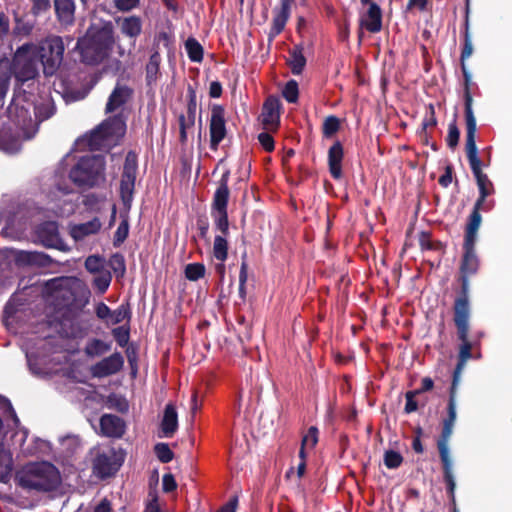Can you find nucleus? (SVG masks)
<instances>
[{
  "instance_id": "f257e3e1",
  "label": "nucleus",
  "mask_w": 512,
  "mask_h": 512,
  "mask_svg": "<svg viewBox=\"0 0 512 512\" xmlns=\"http://www.w3.org/2000/svg\"><path fill=\"white\" fill-rule=\"evenodd\" d=\"M37 45L26 43L20 46L13 58V65L8 59L0 60V100L5 96L12 72L18 81H28L38 75Z\"/></svg>"
},
{
  "instance_id": "f03ea898",
  "label": "nucleus",
  "mask_w": 512,
  "mask_h": 512,
  "mask_svg": "<svg viewBox=\"0 0 512 512\" xmlns=\"http://www.w3.org/2000/svg\"><path fill=\"white\" fill-rule=\"evenodd\" d=\"M466 114V152L470 163L472 172L476 178L477 185L480 190V198L475 205L474 211L478 212L480 205L484 202L485 198L490 195L493 191V185L488 179V176L482 172L481 161L478 157V151L475 141L476 134V119L472 110V99L469 95L466 98L465 105Z\"/></svg>"
},
{
  "instance_id": "7ed1b4c3",
  "label": "nucleus",
  "mask_w": 512,
  "mask_h": 512,
  "mask_svg": "<svg viewBox=\"0 0 512 512\" xmlns=\"http://www.w3.org/2000/svg\"><path fill=\"white\" fill-rule=\"evenodd\" d=\"M19 486L26 490L47 492L54 490L61 482L58 469L49 462L30 463L16 474Z\"/></svg>"
},
{
  "instance_id": "20e7f679",
  "label": "nucleus",
  "mask_w": 512,
  "mask_h": 512,
  "mask_svg": "<svg viewBox=\"0 0 512 512\" xmlns=\"http://www.w3.org/2000/svg\"><path fill=\"white\" fill-rule=\"evenodd\" d=\"M24 98L17 96L9 106V115L15 124L22 130L21 137L31 138L37 131L38 123L53 114L49 103L42 106H34L32 103H24Z\"/></svg>"
},
{
  "instance_id": "39448f33",
  "label": "nucleus",
  "mask_w": 512,
  "mask_h": 512,
  "mask_svg": "<svg viewBox=\"0 0 512 512\" xmlns=\"http://www.w3.org/2000/svg\"><path fill=\"white\" fill-rule=\"evenodd\" d=\"M114 38L109 27H91L77 43L82 60L94 64L105 59L111 50Z\"/></svg>"
},
{
  "instance_id": "423d86ee",
  "label": "nucleus",
  "mask_w": 512,
  "mask_h": 512,
  "mask_svg": "<svg viewBox=\"0 0 512 512\" xmlns=\"http://www.w3.org/2000/svg\"><path fill=\"white\" fill-rule=\"evenodd\" d=\"M125 132L126 124L123 117L108 118L91 132L89 146L91 149H109L119 143Z\"/></svg>"
},
{
  "instance_id": "0eeeda50",
  "label": "nucleus",
  "mask_w": 512,
  "mask_h": 512,
  "mask_svg": "<svg viewBox=\"0 0 512 512\" xmlns=\"http://www.w3.org/2000/svg\"><path fill=\"white\" fill-rule=\"evenodd\" d=\"M104 160L101 156H85L72 168L71 180L79 186H93L103 179Z\"/></svg>"
},
{
  "instance_id": "6e6552de",
  "label": "nucleus",
  "mask_w": 512,
  "mask_h": 512,
  "mask_svg": "<svg viewBox=\"0 0 512 512\" xmlns=\"http://www.w3.org/2000/svg\"><path fill=\"white\" fill-rule=\"evenodd\" d=\"M65 47L61 37L50 36L37 45V56L45 75H53L60 67Z\"/></svg>"
},
{
  "instance_id": "1a4fd4ad",
  "label": "nucleus",
  "mask_w": 512,
  "mask_h": 512,
  "mask_svg": "<svg viewBox=\"0 0 512 512\" xmlns=\"http://www.w3.org/2000/svg\"><path fill=\"white\" fill-rule=\"evenodd\" d=\"M481 220L480 213L473 211L466 227L464 255L461 265V271L464 275L474 274L478 269L479 262L475 252V244Z\"/></svg>"
},
{
  "instance_id": "9d476101",
  "label": "nucleus",
  "mask_w": 512,
  "mask_h": 512,
  "mask_svg": "<svg viewBox=\"0 0 512 512\" xmlns=\"http://www.w3.org/2000/svg\"><path fill=\"white\" fill-rule=\"evenodd\" d=\"M84 266L93 276L92 285L99 294H104L110 286L112 275L106 266L105 258L99 255H90L86 258Z\"/></svg>"
},
{
  "instance_id": "9b49d317",
  "label": "nucleus",
  "mask_w": 512,
  "mask_h": 512,
  "mask_svg": "<svg viewBox=\"0 0 512 512\" xmlns=\"http://www.w3.org/2000/svg\"><path fill=\"white\" fill-rule=\"evenodd\" d=\"M122 457L114 450L98 452L93 460V474L99 478H106L115 474L122 464Z\"/></svg>"
},
{
  "instance_id": "f8f14e48",
  "label": "nucleus",
  "mask_w": 512,
  "mask_h": 512,
  "mask_svg": "<svg viewBox=\"0 0 512 512\" xmlns=\"http://www.w3.org/2000/svg\"><path fill=\"white\" fill-rule=\"evenodd\" d=\"M137 175V156L129 152L125 159L124 169L120 182L121 198L125 205H129L134 191Z\"/></svg>"
},
{
  "instance_id": "ddd939ff",
  "label": "nucleus",
  "mask_w": 512,
  "mask_h": 512,
  "mask_svg": "<svg viewBox=\"0 0 512 512\" xmlns=\"http://www.w3.org/2000/svg\"><path fill=\"white\" fill-rule=\"evenodd\" d=\"M229 197V189L226 179L223 178L222 183L218 187L214 195V208L216 210L215 222L218 230L223 234L228 231V218H227V202Z\"/></svg>"
},
{
  "instance_id": "4468645a",
  "label": "nucleus",
  "mask_w": 512,
  "mask_h": 512,
  "mask_svg": "<svg viewBox=\"0 0 512 512\" xmlns=\"http://www.w3.org/2000/svg\"><path fill=\"white\" fill-rule=\"evenodd\" d=\"M226 136L225 126V112L221 106H214L211 111L210 119V138L213 149H216L217 145Z\"/></svg>"
},
{
  "instance_id": "2eb2a0df",
  "label": "nucleus",
  "mask_w": 512,
  "mask_h": 512,
  "mask_svg": "<svg viewBox=\"0 0 512 512\" xmlns=\"http://www.w3.org/2000/svg\"><path fill=\"white\" fill-rule=\"evenodd\" d=\"M131 90L127 86L117 85L109 96L106 104V113H116L115 116H121L124 105L131 97Z\"/></svg>"
},
{
  "instance_id": "dca6fc26",
  "label": "nucleus",
  "mask_w": 512,
  "mask_h": 512,
  "mask_svg": "<svg viewBox=\"0 0 512 512\" xmlns=\"http://www.w3.org/2000/svg\"><path fill=\"white\" fill-rule=\"evenodd\" d=\"M469 303L467 297L456 300L455 303V323L458 329L459 339H464L469 332Z\"/></svg>"
},
{
  "instance_id": "f3484780",
  "label": "nucleus",
  "mask_w": 512,
  "mask_h": 512,
  "mask_svg": "<svg viewBox=\"0 0 512 512\" xmlns=\"http://www.w3.org/2000/svg\"><path fill=\"white\" fill-rule=\"evenodd\" d=\"M279 100L270 97L266 100L260 115L261 122L265 129L274 130L279 124Z\"/></svg>"
},
{
  "instance_id": "a211bd4d",
  "label": "nucleus",
  "mask_w": 512,
  "mask_h": 512,
  "mask_svg": "<svg viewBox=\"0 0 512 512\" xmlns=\"http://www.w3.org/2000/svg\"><path fill=\"white\" fill-rule=\"evenodd\" d=\"M123 357L119 353L112 354L111 356L101 360L93 369V375L96 377H105L118 372L123 366Z\"/></svg>"
},
{
  "instance_id": "6ab92c4d",
  "label": "nucleus",
  "mask_w": 512,
  "mask_h": 512,
  "mask_svg": "<svg viewBox=\"0 0 512 512\" xmlns=\"http://www.w3.org/2000/svg\"><path fill=\"white\" fill-rule=\"evenodd\" d=\"M361 27L371 33L379 32L382 28V14L376 3H369L367 11L361 16Z\"/></svg>"
},
{
  "instance_id": "aec40b11",
  "label": "nucleus",
  "mask_w": 512,
  "mask_h": 512,
  "mask_svg": "<svg viewBox=\"0 0 512 512\" xmlns=\"http://www.w3.org/2000/svg\"><path fill=\"white\" fill-rule=\"evenodd\" d=\"M116 24L120 30V32L128 37L129 39L135 40L142 32V19L138 16L131 15L126 17H120L116 19Z\"/></svg>"
},
{
  "instance_id": "412c9836",
  "label": "nucleus",
  "mask_w": 512,
  "mask_h": 512,
  "mask_svg": "<svg viewBox=\"0 0 512 512\" xmlns=\"http://www.w3.org/2000/svg\"><path fill=\"white\" fill-rule=\"evenodd\" d=\"M294 0H280V6L276 7L273 11V26L271 29V36H276L282 32L286 22L290 16L291 7Z\"/></svg>"
},
{
  "instance_id": "4be33fe9",
  "label": "nucleus",
  "mask_w": 512,
  "mask_h": 512,
  "mask_svg": "<svg viewBox=\"0 0 512 512\" xmlns=\"http://www.w3.org/2000/svg\"><path fill=\"white\" fill-rule=\"evenodd\" d=\"M100 429L105 436L120 437L124 433V424L119 417L106 414L100 419Z\"/></svg>"
},
{
  "instance_id": "5701e85b",
  "label": "nucleus",
  "mask_w": 512,
  "mask_h": 512,
  "mask_svg": "<svg viewBox=\"0 0 512 512\" xmlns=\"http://www.w3.org/2000/svg\"><path fill=\"white\" fill-rule=\"evenodd\" d=\"M101 222L94 218L91 221L75 224L70 227V235L75 241H81L88 236L96 234L101 229Z\"/></svg>"
},
{
  "instance_id": "b1692460",
  "label": "nucleus",
  "mask_w": 512,
  "mask_h": 512,
  "mask_svg": "<svg viewBox=\"0 0 512 512\" xmlns=\"http://www.w3.org/2000/svg\"><path fill=\"white\" fill-rule=\"evenodd\" d=\"M178 428V415L173 404L166 405L161 421V431L164 437H172Z\"/></svg>"
},
{
  "instance_id": "393cba45",
  "label": "nucleus",
  "mask_w": 512,
  "mask_h": 512,
  "mask_svg": "<svg viewBox=\"0 0 512 512\" xmlns=\"http://www.w3.org/2000/svg\"><path fill=\"white\" fill-rule=\"evenodd\" d=\"M343 159V148L339 142L331 146L328 153V163L331 175L339 179L342 175L341 162Z\"/></svg>"
},
{
  "instance_id": "a878e982",
  "label": "nucleus",
  "mask_w": 512,
  "mask_h": 512,
  "mask_svg": "<svg viewBox=\"0 0 512 512\" xmlns=\"http://www.w3.org/2000/svg\"><path fill=\"white\" fill-rule=\"evenodd\" d=\"M55 10L59 21L69 25L74 21L75 3L74 0H55Z\"/></svg>"
},
{
  "instance_id": "bb28decb",
  "label": "nucleus",
  "mask_w": 512,
  "mask_h": 512,
  "mask_svg": "<svg viewBox=\"0 0 512 512\" xmlns=\"http://www.w3.org/2000/svg\"><path fill=\"white\" fill-rule=\"evenodd\" d=\"M460 340L462 341V344H461L460 350H459V363L455 369L454 377H453L454 386L458 385L461 372L464 369L466 362L472 357V355H471L472 345L468 341V334L466 335V337L464 339H460Z\"/></svg>"
},
{
  "instance_id": "cd10ccee",
  "label": "nucleus",
  "mask_w": 512,
  "mask_h": 512,
  "mask_svg": "<svg viewBox=\"0 0 512 512\" xmlns=\"http://www.w3.org/2000/svg\"><path fill=\"white\" fill-rule=\"evenodd\" d=\"M317 443L318 429L315 426H311L302 437L301 447L299 451L300 459H306L308 453L314 449Z\"/></svg>"
},
{
  "instance_id": "c85d7f7f",
  "label": "nucleus",
  "mask_w": 512,
  "mask_h": 512,
  "mask_svg": "<svg viewBox=\"0 0 512 512\" xmlns=\"http://www.w3.org/2000/svg\"><path fill=\"white\" fill-rule=\"evenodd\" d=\"M0 149L7 153H15L20 149V135H12L10 129L0 130Z\"/></svg>"
},
{
  "instance_id": "c756f323",
  "label": "nucleus",
  "mask_w": 512,
  "mask_h": 512,
  "mask_svg": "<svg viewBox=\"0 0 512 512\" xmlns=\"http://www.w3.org/2000/svg\"><path fill=\"white\" fill-rule=\"evenodd\" d=\"M12 471V455L4 447V444L0 445V481L6 482Z\"/></svg>"
},
{
  "instance_id": "7c9ffc66",
  "label": "nucleus",
  "mask_w": 512,
  "mask_h": 512,
  "mask_svg": "<svg viewBox=\"0 0 512 512\" xmlns=\"http://www.w3.org/2000/svg\"><path fill=\"white\" fill-rule=\"evenodd\" d=\"M453 427L454 423H451V421H444L442 438L438 442V449L441 459H445V454L447 459L451 458L448 447V441L450 436L452 435Z\"/></svg>"
},
{
  "instance_id": "2f4dec72",
  "label": "nucleus",
  "mask_w": 512,
  "mask_h": 512,
  "mask_svg": "<svg viewBox=\"0 0 512 512\" xmlns=\"http://www.w3.org/2000/svg\"><path fill=\"white\" fill-rule=\"evenodd\" d=\"M288 64L293 74H300L302 72L306 64V59L300 48L295 47L290 51Z\"/></svg>"
},
{
  "instance_id": "473e14b6",
  "label": "nucleus",
  "mask_w": 512,
  "mask_h": 512,
  "mask_svg": "<svg viewBox=\"0 0 512 512\" xmlns=\"http://www.w3.org/2000/svg\"><path fill=\"white\" fill-rule=\"evenodd\" d=\"M60 444H61L62 452L67 457L72 456L81 448V443H80L79 438L74 435H69V436L63 437L60 440Z\"/></svg>"
},
{
  "instance_id": "72a5a7b5",
  "label": "nucleus",
  "mask_w": 512,
  "mask_h": 512,
  "mask_svg": "<svg viewBox=\"0 0 512 512\" xmlns=\"http://www.w3.org/2000/svg\"><path fill=\"white\" fill-rule=\"evenodd\" d=\"M45 243H59L58 227L55 222L45 223L40 230Z\"/></svg>"
},
{
  "instance_id": "f704fd0d",
  "label": "nucleus",
  "mask_w": 512,
  "mask_h": 512,
  "mask_svg": "<svg viewBox=\"0 0 512 512\" xmlns=\"http://www.w3.org/2000/svg\"><path fill=\"white\" fill-rule=\"evenodd\" d=\"M213 255L217 260H219L221 262H224L227 258V255H228L227 241L221 235L216 236L214 239Z\"/></svg>"
},
{
  "instance_id": "c9c22d12",
  "label": "nucleus",
  "mask_w": 512,
  "mask_h": 512,
  "mask_svg": "<svg viewBox=\"0 0 512 512\" xmlns=\"http://www.w3.org/2000/svg\"><path fill=\"white\" fill-rule=\"evenodd\" d=\"M185 48L189 58L194 62H200L203 58L202 46L193 38H189L185 43Z\"/></svg>"
},
{
  "instance_id": "e433bc0d",
  "label": "nucleus",
  "mask_w": 512,
  "mask_h": 512,
  "mask_svg": "<svg viewBox=\"0 0 512 512\" xmlns=\"http://www.w3.org/2000/svg\"><path fill=\"white\" fill-rule=\"evenodd\" d=\"M109 350H110V346L108 344H106L105 342L98 340V339H94V340L90 341L85 347L86 354L89 356H93V357L102 355Z\"/></svg>"
},
{
  "instance_id": "4c0bfd02",
  "label": "nucleus",
  "mask_w": 512,
  "mask_h": 512,
  "mask_svg": "<svg viewBox=\"0 0 512 512\" xmlns=\"http://www.w3.org/2000/svg\"><path fill=\"white\" fill-rule=\"evenodd\" d=\"M205 275V266L201 263H190L185 267V276L190 281H197Z\"/></svg>"
},
{
  "instance_id": "58836bf2",
  "label": "nucleus",
  "mask_w": 512,
  "mask_h": 512,
  "mask_svg": "<svg viewBox=\"0 0 512 512\" xmlns=\"http://www.w3.org/2000/svg\"><path fill=\"white\" fill-rule=\"evenodd\" d=\"M441 461L443 463L445 481L448 484L450 493L453 494L454 490H455L456 483H455L454 475L452 472V459L451 458L447 459L445 457V459H441Z\"/></svg>"
},
{
  "instance_id": "ea45409f",
  "label": "nucleus",
  "mask_w": 512,
  "mask_h": 512,
  "mask_svg": "<svg viewBox=\"0 0 512 512\" xmlns=\"http://www.w3.org/2000/svg\"><path fill=\"white\" fill-rule=\"evenodd\" d=\"M154 451L157 458L163 463H168L173 459V452L165 443L156 444L154 447Z\"/></svg>"
},
{
  "instance_id": "a19ab883",
  "label": "nucleus",
  "mask_w": 512,
  "mask_h": 512,
  "mask_svg": "<svg viewBox=\"0 0 512 512\" xmlns=\"http://www.w3.org/2000/svg\"><path fill=\"white\" fill-rule=\"evenodd\" d=\"M402 456L393 450L386 451L384 454V464L389 469H395L401 465Z\"/></svg>"
},
{
  "instance_id": "79ce46f5",
  "label": "nucleus",
  "mask_w": 512,
  "mask_h": 512,
  "mask_svg": "<svg viewBox=\"0 0 512 512\" xmlns=\"http://www.w3.org/2000/svg\"><path fill=\"white\" fill-rule=\"evenodd\" d=\"M456 387L454 386V382L452 383L450 398L448 403V418L445 421H451V423H455L457 418L456 411Z\"/></svg>"
},
{
  "instance_id": "37998d69",
  "label": "nucleus",
  "mask_w": 512,
  "mask_h": 512,
  "mask_svg": "<svg viewBox=\"0 0 512 512\" xmlns=\"http://www.w3.org/2000/svg\"><path fill=\"white\" fill-rule=\"evenodd\" d=\"M339 120L334 116L327 117L323 123V133L326 137L333 136L339 129Z\"/></svg>"
},
{
  "instance_id": "c03bdc74",
  "label": "nucleus",
  "mask_w": 512,
  "mask_h": 512,
  "mask_svg": "<svg viewBox=\"0 0 512 512\" xmlns=\"http://www.w3.org/2000/svg\"><path fill=\"white\" fill-rule=\"evenodd\" d=\"M283 96L284 98L290 102L294 103L298 99V84L296 81H289L285 88L283 89Z\"/></svg>"
},
{
  "instance_id": "a18cd8bd",
  "label": "nucleus",
  "mask_w": 512,
  "mask_h": 512,
  "mask_svg": "<svg viewBox=\"0 0 512 512\" xmlns=\"http://www.w3.org/2000/svg\"><path fill=\"white\" fill-rule=\"evenodd\" d=\"M160 61H161V58H160L159 53L155 52L150 56L149 62L146 66L147 77L149 79H152L157 75L158 70H159Z\"/></svg>"
},
{
  "instance_id": "49530a36",
  "label": "nucleus",
  "mask_w": 512,
  "mask_h": 512,
  "mask_svg": "<svg viewBox=\"0 0 512 512\" xmlns=\"http://www.w3.org/2000/svg\"><path fill=\"white\" fill-rule=\"evenodd\" d=\"M195 103H190L188 106V116L187 118L183 115L179 117L180 129L187 130L188 128L194 125L195 119Z\"/></svg>"
},
{
  "instance_id": "de8ad7c7",
  "label": "nucleus",
  "mask_w": 512,
  "mask_h": 512,
  "mask_svg": "<svg viewBox=\"0 0 512 512\" xmlns=\"http://www.w3.org/2000/svg\"><path fill=\"white\" fill-rule=\"evenodd\" d=\"M128 316H129V311H128L127 307L122 305L119 308H117L116 310L111 311L108 321L111 324H118V323L123 322L125 319H127Z\"/></svg>"
},
{
  "instance_id": "09e8293b",
  "label": "nucleus",
  "mask_w": 512,
  "mask_h": 512,
  "mask_svg": "<svg viewBox=\"0 0 512 512\" xmlns=\"http://www.w3.org/2000/svg\"><path fill=\"white\" fill-rule=\"evenodd\" d=\"M114 6L121 12H129L140 5V0H113Z\"/></svg>"
},
{
  "instance_id": "8fccbe9b",
  "label": "nucleus",
  "mask_w": 512,
  "mask_h": 512,
  "mask_svg": "<svg viewBox=\"0 0 512 512\" xmlns=\"http://www.w3.org/2000/svg\"><path fill=\"white\" fill-rule=\"evenodd\" d=\"M110 265L112 269L119 273L121 276L125 273V263L121 255L115 254L110 258Z\"/></svg>"
},
{
  "instance_id": "3c124183",
  "label": "nucleus",
  "mask_w": 512,
  "mask_h": 512,
  "mask_svg": "<svg viewBox=\"0 0 512 512\" xmlns=\"http://www.w3.org/2000/svg\"><path fill=\"white\" fill-rule=\"evenodd\" d=\"M129 226L126 220H123L115 233V242L122 243L128 236Z\"/></svg>"
},
{
  "instance_id": "603ef678",
  "label": "nucleus",
  "mask_w": 512,
  "mask_h": 512,
  "mask_svg": "<svg viewBox=\"0 0 512 512\" xmlns=\"http://www.w3.org/2000/svg\"><path fill=\"white\" fill-rule=\"evenodd\" d=\"M258 140L261 146L268 152L274 149V140L272 136L267 132H262L258 135Z\"/></svg>"
},
{
  "instance_id": "864d4df0",
  "label": "nucleus",
  "mask_w": 512,
  "mask_h": 512,
  "mask_svg": "<svg viewBox=\"0 0 512 512\" xmlns=\"http://www.w3.org/2000/svg\"><path fill=\"white\" fill-rule=\"evenodd\" d=\"M459 136H460V133H459L458 128L456 127L455 124H451L449 126L448 137H447L448 145L452 148L455 147L459 141Z\"/></svg>"
},
{
  "instance_id": "5fc2aeb1",
  "label": "nucleus",
  "mask_w": 512,
  "mask_h": 512,
  "mask_svg": "<svg viewBox=\"0 0 512 512\" xmlns=\"http://www.w3.org/2000/svg\"><path fill=\"white\" fill-rule=\"evenodd\" d=\"M416 394H418V391H410L406 394L405 412L411 413L416 411L417 403L414 400Z\"/></svg>"
},
{
  "instance_id": "6e6d98bb",
  "label": "nucleus",
  "mask_w": 512,
  "mask_h": 512,
  "mask_svg": "<svg viewBox=\"0 0 512 512\" xmlns=\"http://www.w3.org/2000/svg\"><path fill=\"white\" fill-rule=\"evenodd\" d=\"M472 53H473L472 40L469 37V35L466 34V36H465V44H464V47H463V50H462V54H461V61H462V63H464L465 60H467L472 55Z\"/></svg>"
},
{
  "instance_id": "4d7b16f0",
  "label": "nucleus",
  "mask_w": 512,
  "mask_h": 512,
  "mask_svg": "<svg viewBox=\"0 0 512 512\" xmlns=\"http://www.w3.org/2000/svg\"><path fill=\"white\" fill-rule=\"evenodd\" d=\"M176 482L172 474H165L162 478V487L165 492H171L176 488Z\"/></svg>"
},
{
  "instance_id": "13d9d810",
  "label": "nucleus",
  "mask_w": 512,
  "mask_h": 512,
  "mask_svg": "<svg viewBox=\"0 0 512 512\" xmlns=\"http://www.w3.org/2000/svg\"><path fill=\"white\" fill-rule=\"evenodd\" d=\"M110 314H111V310L110 308L104 304V303H99L97 306H96V315L100 318V319H104V320H109V317H110Z\"/></svg>"
},
{
  "instance_id": "bf43d9fd",
  "label": "nucleus",
  "mask_w": 512,
  "mask_h": 512,
  "mask_svg": "<svg viewBox=\"0 0 512 512\" xmlns=\"http://www.w3.org/2000/svg\"><path fill=\"white\" fill-rule=\"evenodd\" d=\"M113 335L117 339V341L119 342V344L121 346L126 344V342L128 340V333H127V331L123 330L122 328H116V329L113 330Z\"/></svg>"
},
{
  "instance_id": "052dcab7",
  "label": "nucleus",
  "mask_w": 512,
  "mask_h": 512,
  "mask_svg": "<svg viewBox=\"0 0 512 512\" xmlns=\"http://www.w3.org/2000/svg\"><path fill=\"white\" fill-rule=\"evenodd\" d=\"M33 9L36 13L46 11L50 7V0H32Z\"/></svg>"
},
{
  "instance_id": "680f3d73",
  "label": "nucleus",
  "mask_w": 512,
  "mask_h": 512,
  "mask_svg": "<svg viewBox=\"0 0 512 512\" xmlns=\"http://www.w3.org/2000/svg\"><path fill=\"white\" fill-rule=\"evenodd\" d=\"M0 405L8 406V409H9V412H10V420L13 423V425L15 427H17L18 424H19V420H18L16 414L12 410L11 405L5 399H3L1 396H0Z\"/></svg>"
},
{
  "instance_id": "e2e57ef3",
  "label": "nucleus",
  "mask_w": 512,
  "mask_h": 512,
  "mask_svg": "<svg viewBox=\"0 0 512 512\" xmlns=\"http://www.w3.org/2000/svg\"><path fill=\"white\" fill-rule=\"evenodd\" d=\"M9 31V19L3 13H0V35H5Z\"/></svg>"
},
{
  "instance_id": "0e129e2a",
  "label": "nucleus",
  "mask_w": 512,
  "mask_h": 512,
  "mask_svg": "<svg viewBox=\"0 0 512 512\" xmlns=\"http://www.w3.org/2000/svg\"><path fill=\"white\" fill-rule=\"evenodd\" d=\"M145 512H167V511H165L161 508L157 499H153L152 501H150L148 503Z\"/></svg>"
},
{
  "instance_id": "69168bd1",
  "label": "nucleus",
  "mask_w": 512,
  "mask_h": 512,
  "mask_svg": "<svg viewBox=\"0 0 512 512\" xmlns=\"http://www.w3.org/2000/svg\"><path fill=\"white\" fill-rule=\"evenodd\" d=\"M238 500L237 498L231 499L225 506L221 508L218 512H235L237 507Z\"/></svg>"
},
{
  "instance_id": "338daca9",
  "label": "nucleus",
  "mask_w": 512,
  "mask_h": 512,
  "mask_svg": "<svg viewBox=\"0 0 512 512\" xmlns=\"http://www.w3.org/2000/svg\"><path fill=\"white\" fill-rule=\"evenodd\" d=\"M94 512H111V505L109 501L103 499L96 507Z\"/></svg>"
},
{
  "instance_id": "774afa93",
  "label": "nucleus",
  "mask_w": 512,
  "mask_h": 512,
  "mask_svg": "<svg viewBox=\"0 0 512 512\" xmlns=\"http://www.w3.org/2000/svg\"><path fill=\"white\" fill-rule=\"evenodd\" d=\"M221 91H222V88H221V85L217 82H213L211 83L210 85V95L211 97H214V98H217L221 95Z\"/></svg>"
}]
</instances>
